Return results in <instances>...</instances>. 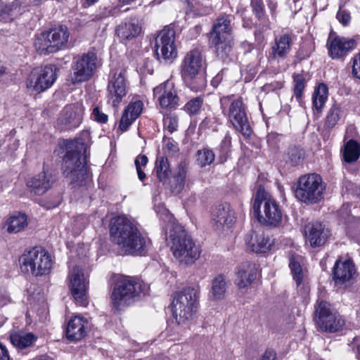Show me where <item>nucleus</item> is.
I'll use <instances>...</instances> for the list:
<instances>
[{"instance_id":"obj_1","label":"nucleus","mask_w":360,"mask_h":360,"mask_svg":"<svg viewBox=\"0 0 360 360\" xmlns=\"http://www.w3.org/2000/svg\"><path fill=\"white\" fill-rule=\"evenodd\" d=\"M155 211L166 223V238L173 257L181 264H193L200 257V248L164 205L157 206Z\"/></svg>"},{"instance_id":"obj_2","label":"nucleus","mask_w":360,"mask_h":360,"mask_svg":"<svg viewBox=\"0 0 360 360\" xmlns=\"http://www.w3.org/2000/svg\"><path fill=\"white\" fill-rule=\"evenodd\" d=\"M109 232L112 242L124 254H141L150 244L148 237L126 216L112 218L109 224Z\"/></svg>"},{"instance_id":"obj_3","label":"nucleus","mask_w":360,"mask_h":360,"mask_svg":"<svg viewBox=\"0 0 360 360\" xmlns=\"http://www.w3.org/2000/svg\"><path fill=\"white\" fill-rule=\"evenodd\" d=\"M148 287L142 281L128 276L119 277L112 290L110 300L117 310H123L144 296Z\"/></svg>"},{"instance_id":"obj_4","label":"nucleus","mask_w":360,"mask_h":360,"mask_svg":"<svg viewBox=\"0 0 360 360\" xmlns=\"http://www.w3.org/2000/svg\"><path fill=\"white\" fill-rule=\"evenodd\" d=\"M199 307V291L186 287L174 293L172 303L174 318L179 325H187L195 317Z\"/></svg>"},{"instance_id":"obj_5","label":"nucleus","mask_w":360,"mask_h":360,"mask_svg":"<svg viewBox=\"0 0 360 360\" xmlns=\"http://www.w3.org/2000/svg\"><path fill=\"white\" fill-rule=\"evenodd\" d=\"M231 15L217 18L213 25L210 44L214 48L217 56L223 62H228L232 56Z\"/></svg>"},{"instance_id":"obj_6","label":"nucleus","mask_w":360,"mask_h":360,"mask_svg":"<svg viewBox=\"0 0 360 360\" xmlns=\"http://www.w3.org/2000/svg\"><path fill=\"white\" fill-rule=\"evenodd\" d=\"M252 207L254 214L261 224L276 226L281 222L282 212L278 203L264 189L257 190Z\"/></svg>"},{"instance_id":"obj_7","label":"nucleus","mask_w":360,"mask_h":360,"mask_svg":"<svg viewBox=\"0 0 360 360\" xmlns=\"http://www.w3.org/2000/svg\"><path fill=\"white\" fill-rule=\"evenodd\" d=\"M22 273L34 276L49 274L53 265L51 254L44 248H34L25 252L19 259Z\"/></svg>"},{"instance_id":"obj_8","label":"nucleus","mask_w":360,"mask_h":360,"mask_svg":"<svg viewBox=\"0 0 360 360\" xmlns=\"http://www.w3.org/2000/svg\"><path fill=\"white\" fill-rule=\"evenodd\" d=\"M326 186L320 175L309 174L302 176L295 191V197L305 203H316L323 198Z\"/></svg>"},{"instance_id":"obj_9","label":"nucleus","mask_w":360,"mask_h":360,"mask_svg":"<svg viewBox=\"0 0 360 360\" xmlns=\"http://www.w3.org/2000/svg\"><path fill=\"white\" fill-rule=\"evenodd\" d=\"M77 143L74 141H66V154L63 159L64 174L70 179L71 184L82 183L87 176V168L79 153L74 150Z\"/></svg>"},{"instance_id":"obj_10","label":"nucleus","mask_w":360,"mask_h":360,"mask_svg":"<svg viewBox=\"0 0 360 360\" xmlns=\"http://www.w3.org/2000/svg\"><path fill=\"white\" fill-rule=\"evenodd\" d=\"M69 36L68 28L60 26L37 36L34 41V46L41 54L55 53L66 45Z\"/></svg>"},{"instance_id":"obj_11","label":"nucleus","mask_w":360,"mask_h":360,"mask_svg":"<svg viewBox=\"0 0 360 360\" xmlns=\"http://www.w3.org/2000/svg\"><path fill=\"white\" fill-rule=\"evenodd\" d=\"M315 320L319 327L324 331L334 333L340 330L345 326V320L323 300H319L315 307Z\"/></svg>"},{"instance_id":"obj_12","label":"nucleus","mask_w":360,"mask_h":360,"mask_svg":"<svg viewBox=\"0 0 360 360\" xmlns=\"http://www.w3.org/2000/svg\"><path fill=\"white\" fill-rule=\"evenodd\" d=\"M220 102L223 107L230 103L228 114L230 122L244 136L249 137L251 134V129L242 99L234 98L233 96H224L221 98Z\"/></svg>"},{"instance_id":"obj_13","label":"nucleus","mask_w":360,"mask_h":360,"mask_svg":"<svg viewBox=\"0 0 360 360\" xmlns=\"http://www.w3.org/2000/svg\"><path fill=\"white\" fill-rule=\"evenodd\" d=\"M155 51L158 60L172 63L177 57L176 32L172 27H165L160 31L155 39Z\"/></svg>"},{"instance_id":"obj_14","label":"nucleus","mask_w":360,"mask_h":360,"mask_svg":"<svg viewBox=\"0 0 360 360\" xmlns=\"http://www.w3.org/2000/svg\"><path fill=\"white\" fill-rule=\"evenodd\" d=\"M68 285L72 295L77 304L86 306L87 301L88 279L82 269L78 266L69 265Z\"/></svg>"},{"instance_id":"obj_15","label":"nucleus","mask_w":360,"mask_h":360,"mask_svg":"<svg viewBox=\"0 0 360 360\" xmlns=\"http://www.w3.org/2000/svg\"><path fill=\"white\" fill-rule=\"evenodd\" d=\"M96 63L97 56L94 52H88L75 58L72 66V82L77 84L89 80L96 68Z\"/></svg>"},{"instance_id":"obj_16","label":"nucleus","mask_w":360,"mask_h":360,"mask_svg":"<svg viewBox=\"0 0 360 360\" xmlns=\"http://www.w3.org/2000/svg\"><path fill=\"white\" fill-rule=\"evenodd\" d=\"M56 68L53 65L34 69L27 82L29 89L41 92L50 88L56 79Z\"/></svg>"},{"instance_id":"obj_17","label":"nucleus","mask_w":360,"mask_h":360,"mask_svg":"<svg viewBox=\"0 0 360 360\" xmlns=\"http://www.w3.org/2000/svg\"><path fill=\"white\" fill-rule=\"evenodd\" d=\"M153 98L162 109H172L179 105V98L174 84L171 80H167L155 86L153 89Z\"/></svg>"},{"instance_id":"obj_18","label":"nucleus","mask_w":360,"mask_h":360,"mask_svg":"<svg viewBox=\"0 0 360 360\" xmlns=\"http://www.w3.org/2000/svg\"><path fill=\"white\" fill-rule=\"evenodd\" d=\"M356 46V41L352 38L341 37L330 33L327 40L329 56L333 59H343Z\"/></svg>"},{"instance_id":"obj_19","label":"nucleus","mask_w":360,"mask_h":360,"mask_svg":"<svg viewBox=\"0 0 360 360\" xmlns=\"http://www.w3.org/2000/svg\"><path fill=\"white\" fill-rule=\"evenodd\" d=\"M212 226L218 231L231 229L236 221L234 210L229 203L217 206L212 212Z\"/></svg>"},{"instance_id":"obj_20","label":"nucleus","mask_w":360,"mask_h":360,"mask_svg":"<svg viewBox=\"0 0 360 360\" xmlns=\"http://www.w3.org/2000/svg\"><path fill=\"white\" fill-rule=\"evenodd\" d=\"M127 94V82L124 72L115 71L110 77L108 85V98L114 107H117Z\"/></svg>"},{"instance_id":"obj_21","label":"nucleus","mask_w":360,"mask_h":360,"mask_svg":"<svg viewBox=\"0 0 360 360\" xmlns=\"http://www.w3.org/2000/svg\"><path fill=\"white\" fill-rule=\"evenodd\" d=\"M204 60L200 51L193 49L184 56L181 66V72L186 79L194 78L202 68Z\"/></svg>"},{"instance_id":"obj_22","label":"nucleus","mask_w":360,"mask_h":360,"mask_svg":"<svg viewBox=\"0 0 360 360\" xmlns=\"http://www.w3.org/2000/svg\"><path fill=\"white\" fill-rule=\"evenodd\" d=\"M245 245L250 251L255 253H264L269 251L273 242L263 231H252L245 238Z\"/></svg>"},{"instance_id":"obj_23","label":"nucleus","mask_w":360,"mask_h":360,"mask_svg":"<svg viewBox=\"0 0 360 360\" xmlns=\"http://www.w3.org/2000/svg\"><path fill=\"white\" fill-rule=\"evenodd\" d=\"M82 106L78 103L67 105L63 110L58 122L66 129L77 127L82 122Z\"/></svg>"},{"instance_id":"obj_24","label":"nucleus","mask_w":360,"mask_h":360,"mask_svg":"<svg viewBox=\"0 0 360 360\" xmlns=\"http://www.w3.org/2000/svg\"><path fill=\"white\" fill-rule=\"evenodd\" d=\"M53 179L50 174L45 172L28 178L26 181V186L32 195H41L51 188Z\"/></svg>"},{"instance_id":"obj_25","label":"nucleus","mask_w":360,"mask_h":360,"mask_svg":"<svg viewBox=\"0 0 360 360\" xmlns=\"http://www.w3.org/2000/svg\"><path fill=\"white\" fill-rule=\"evenodd\" d=\"M89 323L87 319L76 315L68 321L66 328V337L72 341H79L86 335Z\"/></svg>"},{"instance_id":"obj_26","label":"nucleus","mask_w":360,"mask_h":360,"mask_svg":"<svg viewBox=\"0 0 360 360\" xmlns=\"http://www.w3.org/2000/svg\"><path fill=\"white\" fill-rule=\"evenodd\" d=\"M355 274V266L350 259L336 261L333 270V279L336 284L342 285L349 281Z\"/></svg>"},{"instance_id":"obj_27","label":"nucleus","mask_w":360,"mask_h":360,"mask_svg":"<svg viewBox=\"0 0 360 360\" xmlns=\"http://www.w3.org/2000/svg\"><path fill=\"white\" fill-rule=\"evenodd\" d=\"M304 233L307 241L312 247L323 245L328 236V231H326L323 224L319 222L306 225Z\"/></svg>"},{"instance_id":"obj_28","label":"nucleus","mask_w":360,"mask_h":360,"mask_svg":"<svg viewBox=\"0 0 360 360\" xmlns=\"http://www.w3.org/2000/svg\"><path fill=\"white\" fill-rule=\"evenodd\" d=\"M257 269L255 264L243 263L238 267L235 283L240 289L245 288L255 279Z\"/></svg>"},{"instance_id":"obj_29","label":"nucleus","mask_w":360,"mask_h":360,"mask_svg":"<svg viewBox=\"0 0 360 360\" xmlns=\"http://www.w3.org/2000/svg\"><path fill=\"white\" fill-rule=\"evenodd\" d=\"M143 107V103L139 100L129 103L122 113L119 124V128L122 131H127L132 122L141 114Z\"/></svg>"},{"instance_id":"obj_30","label":"nucleus","mask_w":360,"mask_h":360,"mask_svg":"<svg viewBox=\"0 0 360 360\" xmlns=\"http://www.w3.org/2000/svg\"><path fill=\"white\" fill-rule=\"evenodd\" d=\"M292 40L288 34L276 37L271 46L272 56L274 59H284L291 50Z\"/></svg>"},{"instance_id":"obj_31","label":"nucleus","mask_w":360,"mask_h":360,"mask_svg":"<svg viewBox=\"0 0 360 360\" xmlns=\"http://www.w3.org/2000/svg\"><path fill=\"white\" fill-rule=\"evenodd\" d=\"M28 225V217L22 212L11 215L6 221L4 229L8 233H18L25 230Z\"/></svg>"},{"instance_id":"obj_32","label":"nucleus","mask_w":360,"mask_h":360,"mask_svg":"<svg viewBox=\"0 0 360 360\" xmlns=\"http://www.w3.org/2000/svg\"><path fill=\"white\" fill-rule=\"evenodd\" d=\"M117 35L122 39H131L136 37L141 32L138 20L130 19L120 24L116 30Z\"/></svg>"},{"instance_id":"obj_33","label":"nucleus","mask_w":360,"mask_h":360,"mask_svg":"<svg viewBox=\"0 0 360 360\" xmlns=\"http://www.w3.org/2000/svg\"><path fill=\"white\" fill-rule=\"evenodd\" d=\"M340 153L344 162L347 163L355 162L360 157V143L354 139H349L345 142Z\"/></svg>"},{"instance_id":"obj_34","label":"nucleus","mask_w":360,"mask_h":360,"mask_svg":"<svg viewBox=\"0 0 360 360\" xmlns=\"http://www.w3.org/2000/svg\"><path fill=\"white\" fill-rule=\"evenodd\" d=\"M301 260L302 257L298 255H292L290 257L289 266L292 278L297 286H300L301 285H304V280L306 278V271L303 270L300 264Z\"/></svg>"},{"instance_id":"obj_35","label":"nucleus","mask_w":360,"mask_h":360,"mask_svg":"<svg viewBox=\"0 0 360 360\" xmlns=\"http://www.w3.org/2000/svg\"><path fill=\"white\" fill-rule=\"evenodd\" d=\"M227 283L223 275L217 276L212 281L210 299L213 301L221 300L225 297Z\"/></svg>"},{"instance_id":"obj_36","label":"nucleus","mask_w":360,"mask_h":360,"mask_svg":"<svg viewBox=\"0 0 360 360\" xmlns=\"http://www.w3.org/2000/svg\"><path fill=\"white\" fill-rule=\"evenodd\" d=\"M10 339L14 347L24 349L31 346L37 338L32 333L15 332L11 334Z\"/></svg>"},{"instance_id":"obj_37","label":"nucleus","mask_w":360,"mask_h":360,"mask_svg":"<svg viewBox=\"0 0 360 360\" xmlns=\"http://www.w3.org/2000/svg\"><path fill=\"white\" fill-rule=\"evenodd\" d=\"M186 174V165L184 162H181L176 167L173 175V192L179 193L184 189L185 186Z\"/></svg>"},{"instance_id":"obj_38","label":"nucleus","mask_w":360,"mask_h":360,"mask_svg":"<svg viewBox=\"0 0 360 360\" xmlns=\"http://www.w3.org/2000/svg\"><path fill=\"white\" fill-rule=\"evenodd\" d=\"M328 89L327 86L321 83L314 89L312 96V103L314 108L317 111H321L328 99Z\"/></svg>"},{"instance_id":"obj_39","label":"nucleus","mask_w":360,"mask_h":360,"mask_svg":"<svg viewBox=\"0 0 360 360\" xmlns=\"http://www.w3.org/2000/svg\"><path fill=\"white\" fill-rule=\"evenodd\" d=\"M304 157V152L302 148L290 146L284 153L283 160L286 164L290 166H295L302 161Z\"/></svg>"},{"instance_id":"obj_40","label":"nucleus","mask_w":360,"mask_h":360,"mask_svg":"<svg viewBox=\"0 0 360 360\" xmlns=\"http://www.w3.org/2000/svg\"><path fill=\"white\" fill-rule=\"evenodd\" d=\"M343 115L344 110L342 107L339 104H334L328 112L326 125L328 128L334 127Z\"/></svg>"},{"instance_id":"obj_41","label":"nucleus","mask_w":360,"mask_h":360,"mask_svg":"<svg viewBox=\"0 0 360 360\" xmlns=\"http://www.w3.org/2000/svg\"><path fill=\"white\" fill-rule=\"evenodd\" d=\"M155 169L160 181L167 180L170 174L169 164L167 158L158 157L155 162Z\"/></svg>"},{"instance_id":"obj_42","label":"nucleus","mask_w":360,"mask_h":360,"mask_svg":"<svg viewBox=\"0 0 360 360\" xmlns=\"http://www.w3.org/2000/svg\"><path fill=\"white\" fill-rule=\"evenodd\" d=\"M294 89L293 93L298 103L301 102L302 94L305 88L306 80L302 74L293 75Z\"/></svg>"},{"instance_id":"obj_43","label":"nucleus","mask_w":360,"mask_h":360,"mask_svg":"<svg viewBox=\"0 0 360 360\" xmlns=\"http://www.w3.org/2000/svg\"><path fill=\"white\" fill-rule=\"evenodd\" d=\"M202 103V98L200 97L194 98L185 105L184 110L190 115H197L200 112Z\"/></svg>"},{"instance_id":"obj_44","label":"nucleus","mask_w":360,"mask_h":360,"mask_svg":"<svg viewBox=\"0 0 360 360\" xmlns=\"http://www.w3.org/2000/svg\"><path fill=\"white\" fill-rule=\"evenodd\" d=\"M214 160L213 152L208 149L199 150L198 153L197 161L200 167H205L210 165Z\"/></svg>"},{"instance_id":"obj_45","label":"nucleus","mask_w":360,"mask_h":360,"mask_svg":"<svg viewBox=\"0 0 360 360\" xmlns=\"http://www.w3.org/2000/svg\"><path fill=\"white\" fill-rule=\"evenodd\" d=\"M164 127L170 134L176 130L178 127V119L172 115H167L163 118Z\"/></svg>"},{"instance_id":"obj_46","label":"nucleus","mask_w":360,"mask_h":360,"mask_svg":"<svg viewBox=\"0 0 360 360\" xmlns=\"http://www.w3.org/2000/svg\"><path fill=\"white\" fill-rule=\"evenodd\" d=\"M252 11L258 18H262L264 14V8L262 0H251Z\"/></svg>"},{"instance_id":"obj_47","label":"nucleus","mask_w":360,"mask_h":360,"mask_svg":"<svg viewBox=\"0 0 360 360\" xmlns=\"http://www.w3.org/2000/svg\"><path fill=\"white\" fill-rule=\"evenodd\" d=\"M91 118L100 123H105L108 121V115L102 112L98 107H95L93 109Z\"/></svg>"},{"instance_id":"obj_48","label":"nucleus","mask_w":360,"mask_h":360,"mask_svg":"<svg viewBox=\"0 0 360 360\" xmlns=\"http://www.w3.org/2000/svg\"><path fill=\"white\" fill-rule=\"evenodd\" d=\"M336 18L343 26L348 25L351 20L349 13L345 10H339L337 13Z\"/></svg>"},{"instance_id":"obj_49","label":"nucleus","mask_w":360,"mask_h":360,"mask_svg":"<svg viewBox=\"0 0 360 360\" xmlns=\"http://www.w3.org/2000/svg\"><path fill=\"white\" fill-rule=\"evenodd\" d=\"M117 12V9L115 7H108L104 8L98 14L97 18L98 19H103L109 16H113Z\"/></svg>"},{"instance_id":"obj_50","label":"nucleus","mask_w":360,"mask_h":360,"mask_svg":"<svg viewBox=\"0 0 360 360\" xmlns=\"http://www.w3.org/2000/svg\"><path fill=\"white\" fill-rule=\"evenodd\" d=\"M352 74L358 79H360V53L353 58Z\"/></svg>"},{"instance_id":"obj_51","label":"nucleus","mask_w":360,"mask_h":360,"mask_svg":"<svg viewBox=\"0 0 360 360\" xmlns=\"http://www.w3.org/2000/svg\"><path fill=\"white\" fill-rule=\"evenodd\" d=\"M148 162V158L145 155H140L136 158L135 165L136 167H140L146 166Z\"/></svg>"},{"instance_id":"obj_52","label":"nucleus","mask_w":360,"mask_h":360,"mask_svg":"<svg viewBox=\"0 0 360 360\" xmlns=\"http://www.w3.org/2000/svg\"><path fill=\"white\" fill-rule=\"evenodd\" d=\"M166 148L170 153H174L179 150L177 143L170 140H169L166 143Z\"/></svg>"},{"instance_id":"obj_53","label":"nucleus","mask_w":360,"mask_h":360,"mask_svg":"<svg viewBox=\"0 0 360 360\" xmlns=\"http://www.w3.org/2000/svg\"><path fill=\"white\" fill-rule=\"evenodd\" d=\"M276 354L273 350H266L261 357L260 360H276Z\"/></svg>"},{"instance_id":"obj_54","label":"nucleus","mask_w":360,"mask_h":360,"mask_svg":"<svg viewBox=\"0 0 360 360\" xmlns=\"http://www.w3.org/2000/svg\"><path fill=\"white\" fill-rule=\"evenodd\" d=\"M0 360H10L6 347L0 343Z\"/></svg>"},{"instance_id":"obj_55","label":"nucleus","mask_w":360,"mask_h":360,"mask_svg":"<svg viewBox=\"0 0 360 360\" xmlns=\"http://www.w3.org/2000/svg\"><path fill=\"white\" fill-rule=\"evenodd\" d=\"M283 86V82H276L275 84H271L265 86V87L268 89L276 90L281 89Z\"/></svg>"},{"instance_id":"obj_56","label":"nucleus","mask_w":360,"mask_h":360,"mask_svg":"<svg viewBox=\"0 0 360 360\" xmlns=\"http://www.w3.org/2000/svg\"><path fill=\"white\" fill-rule=\"evenodd\" d=\"M268 6L271 12H274L277 8V0H267Z\"/></svg>"},{"instance_id":"obj_57","label":"nucleus","mask_w":360,"mask_h":360,"mask_svg":"<svg viewBox=\"0 0 360 360\" xmlns=\"http://www.w3.org/2000/svg\"><path fill=\"white\" fill-rule=\"evenodd\" d=\"M222 144L226 147V148H229L231 146V139L230 137V136L229 135H226L223 141H222Z\"/></svg>"},{"instance_id":"obj_58","label":"nucleus","mask_w":360,"mask_h":360,"mask_svg":"<svg viewBox=\"0 0 360 360\" xmlns=\"http://www.w3.org/2000/svg\"><path fill=\"white\" fill-rule=\"evenodd\" d=\"M118 5L120 6L130 5L131 3L136 1V0H117Z\"/></svg>"},{"instance_id":"obj_59","label":"nucleus","mask_w":360,"mask_h":360,"mask_svg":"<svg viewBox=\"0 0 360 360\" xmlns=\"http://www.w3.org/2000/svg\"><path fill=\"white\" fill-rule=\"evenodd\" d=\"M9 302V299L6 296L0 295V307L7 304Z\"/></svg>"},{"instance_id":"obj_60","label":"nucleus","mask_w":360,"mask_h":360,"mask_svg":"<svg viewBox=\"0 0 360 360\" xmlns=\"http://www.w3.org/2000/svg\"><path fill=\"white\" fill-rule=\"evenodd\" d=\"M136 171H137L139 179L141 181H143L145 179V177H146L145 173L143 172V171L142 170L141 168H140L139 167H136Z\"/></svg>"},{"instance_id":"obj_61","label":"nucleus","mask_w":360,"mask_h":360,"mask_svg":"<svg viewBox=\"0 0 360 360\" xmlns=\"http://www.w3.org/2000/svg\"><path fill=\"white\" fill-rule=\"evenodd\" d=\"M84 220V217H82V216H81V217H78L76 219L75 221H76L77 223H79V222H80V221H83Z\"/></svg>"},{"instance_id":"obj_62","label":"nucleus","mask_w":360,"mask_h":360,"mask_svg":"<svg viewBox=\"0 0 360 360\" xmlns=\"http://www.w3.org/2000/svg\"><path fill=\"white\" fill-rule=\"evenodd\" d=\"M38 360H53V359L49 356H41Z\"/></svg>"},{"instance_id":"obj_63","label":"nucleus","mask_w":360,"mask_h":360,"mask_svg":"<svg viewBox=\"0 0 360 360\" xmlns=\"http://www.w3.org/2000/svg\"><path fill=\"white\" fill-rule=\"evenodd\" d=\"M98 0H86V3L89 4V5H91V4H95Z\"/></svg>"},{"instance_id":"obj_64","label":"nucleus","mask_w":360,"mask_h":360,"mask_svg":"<svg viewBox=\"0 0 360 360\" xmlns=\"http://www.w3.org/2000/svg\"><path fill=\"white\" fill-rule=\"evenodd\" d=\"M4 68L0 65V75H1L4 72Z\"/></svg>"}]
</instances>
